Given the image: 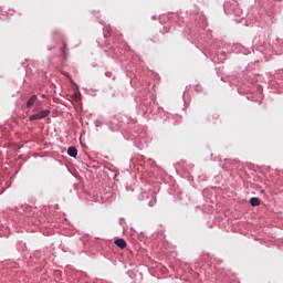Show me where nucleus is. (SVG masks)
Segmentation results:
<instances>
[{
	"label": "nucleus",
	"instance_id": "obj_1",
	"mask_svg": "<svg viewBox=\"0 0 283 283\" xmlns=\"http://www.w3.org/2000/svg\"><path fill=\"white\" fill-rule=\"evenodd\" d=\"M46 116H50V109H44L40 113L31 115L29 120H42V118H46Z\"/></svg>",
	"mask_w": 283,
	"mask_h": 283
},
{
	"label": "nucleus",
	"instance_id": "obj_2",
	"mask_svg": "<svg viewBox=\"0 0 283 283\" xmlns=\"http://www.w3.org/2000/svg\"><path fill=\"white\" fill-rule=\"evenodd\" d=\"M36 103V95H32L29 101L27 102V108L32 109L34 107V104Z\"/></svg>",
	"mask_w": 283,
	"mask_h": 283
},
{
	"label": "nucleus",
	"instance_id": "obj_3",
	"mask_svg": "<svg viewBox=\"0 0 283 283\" xmlns=\"http://www.w3.org/2000/svg\"><path fill=\"white\" fill-rule=\"evenodd\" d=\"M114 244L119 249H125L127 247V241H125V239H117L114 241Z\"/></svg>",
	"mask_w": 283,
	"mask_h": 283
},
{
	"label": "nucleus",
	"instance_id": "obj_4",
	"mask_svg": "<svg viewBox=\"0 0 283 283\" xmlns=\"http://www.w3.org/2000/svg\"><path fill=\"white\" fill-rule=\"evenodd\" d=\"M67 154L69 156H71L72 158H76V156H78V150L76 149V147H69L67 149Z\"/></svg>",
	"mask_w": 283,
	"mask_h": 283
},
{
	"label": "nucleus",
	"instance_id": "obj_5",
	"mask_svg": "<svg viewBox=\"0 0 283 283\" xmlns=\"http://www.w3.org/2000/svg\"><path fill=\"white\" fill-rule=\"evenodd\" d=\"M251 207H260V198L253 197L250 199Z\"/></svg>",
	"mask_w": 283,
	"mask_h": 283
},
{
	"label": "nucleus",
	"instance_id": "obj_6",
	"mask_svg": "<svg viewBox=\"0 0 283 283\" xmlns=\"http://www.w3.org/2000/svg\"><path fill=\"white\" fill-rule=\"evenodd\" d=\"M62 74H63L64 76H66V78H70V81H71V83H72V75H70V73H67V72H62Z\"/></svg>",
	"mask_w": 283,
	"mask_h": 283
},
{
	"label": "nucleus",
	"instance_id": "obj_7",
	"mask_svg": "<svg viewBox=\"0 0 283 283\" xmlns=\"http://www.w3.org/2000/svg\"><path fill=\"white\" fill-rule=\"evenodd\" d=\"M64 50H65V44H64Z\"/></svg>",
	"mask_w": 283,
	"mask_h": 283
}]
</instances>
